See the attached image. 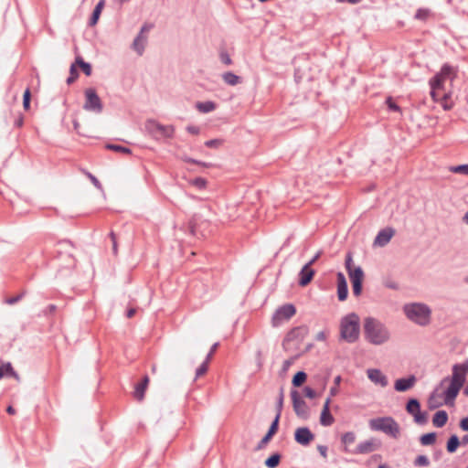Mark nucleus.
Masks as SVG:
<instances>
[{
    "mask_svg": "<svg viewBox=\"0 0 468 468\" xmlns=\"http://www.w3.org/2000/svg\"><path fill=\"white\" fill-rule=\"evenodd\" d=\"M465 373L464 366L455 365L452 377L443 378L429 397V409L435 410L443 404L452 406L465 380Z\"/></svg>",
    "mask_w": 468,
    "mask_h": 468,
    "instance_id": "obj_1",
    "label": "nucleus"
},
{
    "mask_svg": "<svg viewBox=\"0 0 468 468\" xmlns=\"http://www.w3.org/2000/svg\"><path fill=\"white\" fill-rule=\"evenodd\" d=\"M458 69L449 64H444L441 70L430 80L431 97L433 101L439 103L444 111H450L454 106L452 100V86L441 83V78L456 79Z\"/></svg>",
    "mask_w": 468,
    "mask_h": 468,
    "instance_id": "obj_2",
    "label": "nucleus"
},
{
    "mask_svg": "<svg viewBox=\"0 0 468 468\" xmlns=\"http://www.w3.org/2000/svg\"><path fill=\"white\" fill-rule=\"evenodd\" d=\"M365 338L373 345H382L389 339L388 328L378 320L367 317L364 321Z\"/></svg>",
    "mask_w": 468,
    "mask_h": 468,
    "instance_id": "obj_3",
    "label": "nucleus"
},
{
    "mask_svg": "<svg viewBox=\"0 0 468 468\" xmlns=\"http://www.w3.org/2000/svg\"><path fill=\"white\" fill-rule=\"evenodd\" d=\"M340 336L347 343H354L359 338L360 319L355 313L343 316L339 324Z\"/></svg>",
    "mask_w": 468,
    "mask_h": 468,
    "instance_id": "obj_4",
    "label": "nucleus"
},
{
    "mask_svg": "<svg viewBox=\"0 0 468 468\" xmlns=\"http://www.w3.org/2000/svg\"><path fill=\"white\" fill-rule=\"evenodd\" d=\"M406 316L420 325H427L431 320V309L423 303H410L403 308Z\"/></svg>",
    "mask_w": 468,
    "mask_h": 468,
    "instance_id": "obj_5",
    "label": "nucleus"
},
{
    "mask_svg": "<svg viewBox=\"0 0 468 468\" xmlns=\"http://www.w3.org/2000/svg\"><path fill=\"white\" fill-rule=\"evenodd\" d=\"M369 427L373 431H379L392 438H399L400 428L399 423L391 417H379L369 420Z\"/></svg>",
    "mask_w": 468,
    "mask_h": 468,
    "instance_id": "obj_6",
    "label": "nucleus"
},
{
    "mask_svg": "<svg viewBox=\"0 0 468 468\" xmlns=\"http://www.w3.org/2000/svg\"><path fill=\"white\" fill-rule=\"evenodd\" d=\"M345 265L352 282L353 293L356 296H359L362 292V282L365 277L364 271L360 267L353 264V259L350 253L346 255Z\"/></svg>",
    "mask_w": 468,
    "mask_h": 468,
    "instance_id": "obj_7",
    "label": "nucleus"
},
{
    "mask_svg": "<svg viewBox=\"0 0 468 468\" xmlns=\"http://www.w3.org/2000/svg\"><path fill=\"white\" fill-rule=\"evenodd\" d=\"M145 131L155 140L170 138L174 134L172 125H164L154 119H149L144 123Z\"/></svg>",
    "mask_w": 468,
    "mask_h": 468,
    "instance_id": "obj_8",
    "label": "nucleus"
},
{
    "mask_svg": "<svg viewBox=\"0 0 468 468\" xmlns=\"http://www.w3.org/2000/svg\"><path fill=\"white\" fill-rule=\"evenodd\" d=\"M85 102L83 104V109L88 112H92L95 113H101L103 111V104L97 94V91L93 88H88L85 90Z\"/></svg>",
    "mask_w": 468,
    "mask_h": 468,
    "instance_id": "obj_9",
    "label": "nucleus"
},
{
    "mask_svg": "<svg viewBox=\"0 0 468 468\" xmlns=\"http://www.w3.org/2000/svg\"><path fill=\"white\" fill-rule=\"evenodd\" d=\"M309 329L306 325H301L291 330L284 342L283 346L286 350L291 349L292 345H299L308 335Z\"/></svg>",
    "mask_w": 468,
    "mask_h": 468,
    "instance_id": "obj_10",
    "label": "nucleus"
},
{
    "mask_svg": "<svg viewBox=\"0 0 468 468\" xmlns=\"http://www.w3.org/2000/svg\"><path fill=\"white\" fill-rule=\"evenodd\" d=\"M296 313V309L292 304H284L278 308L274 313L271 323L273 326H278L285 321L292 318Z\"/></svg>",
    "mask_w": 468,
    "mask_h": 468,
    "instance_id": "obj_11",
    "label": "nucleus"
},
{
    "mask_svg": "<svg viewBox=\"0 0 468 468\" xmlns=\"http://www.w3.org/2000/svg\"><path fill=\"white\" fill-rule=\"evenodd\" d=\"M406 410L413 416L416 423L424 424L427 422V413L420 410V404L416 399H410L408 401Z\"/></svg>",
    "mask_w": 468,
    "mask_h": 468,
    "instance_id": "obj_12",
    "label": "nucleus"
},
{
    "mask_svg": "<svg viewBox=\"0 0 468 468\" xmlns=\"http://www.w3.org/2000/svg\"><path fill=\"white\" fill-rule=\"evenodd\" d=\"M291 398L292 400V406L297 416L301 418H306L308 415V407L304 400L296 390L291 391Z\"/></svg>",
    "mask_w": 468,
    "mask_h": 468,
    "instance_id": "obj_13",
    "label": "nucleus"
},
{
    "mask_svg": "<svg viewBox=\"0 0 468 468\" xmlns=\"http://www.w3.org/2000/svg\"><path fill=\"white\" fill-rule=\"evenodd\" d=\"M331 398H327L323 406V410L320 416V422L324 426H330L334 423L335 419L330 413Z\"/></svg>",
    "mask_w": 468,
    "mask_h": 468,
    "instance_id": "obj_14",
    "label": "nucleus"
},
{
    "mask_svg": "<svg viewBox=\"0 0 468 468\" xmlns=\"http://www.w3.org/2000/svg\"><path fill=\"white\" fill-rule=\"evenodd\" d=\"M295 441L302 445H308L313 440L314 435L307 428H299L295 431Z\"/></svg>",
    "mask_w": 468,
    "mask_h": 468,
    "instance_id": "obj_15",
    "label": "nucleus"
},
{
    "mask_svg": "<svg viewBox=\"0 0 468 468\" xmlns=\"http://www.w3.org/2000/svg\"><path fill=\"white\" fill-rule=\"evenodd\" d=\"M367 378L376 385L384 388L388 385L387 377L378 369L371 368L367 371Z\"/></svg>",
    "mask_w": 468,
    "mask_h": 468,
    "instance_id": "obj_16",
    "label": "nucleus"
},
{
    "mask_svg": "<svg viewBox=\"0 0 468 468\" xmlns=\"http://www.w3.org/2000/svg\"><path fill=\"white\" fill-rule=\"evenodd\" d=\"M150 378L148 375H144L141 380V382L137 383L134 386L133 390V398L139 401L143 400L144 398L145 390L148 387Z\"/></svg>",
    "mask_w": 468,
    "mask_h": 468,
    "instance_id": "obj_17",
    "label": "nucleus"
},
{
    "mask_svg": "<svg viewBox=\"0 0 468 468\" xmlns=\"http://www.w3.org/2000/svg\"><path fill=\"white\" fill-rule=\"evenodd\" d=\"M395 231L393 229H385L378 232V236L375 239L374 244L383 247L387 245L391 238L394 236Z\"/></svg>",
    "mask_w": 468,
    "mask_h": 468,
    "instance_id": "obj_18",
    "label": "nucleus"
},
{
    "mask_svg": "<svg viewBox=\"0 0 468 468\" xmlns=\"http://www.w3.org/2000/svg\"><path fill=\"white\" fill-rule=\"evenodd\" d=\"M347 282L342 272L337 273V296L339 301H345L347 297Z\"/></svg>",
    "mask_w": 468,
    "mask_h": 468,
    "instance_id": "obj_19",
    "label": "nucleus"
},
{
    "mask_svg": "<svg viewBox=\"0 0 468 468\" xmlns=\"http://www.w3.org/2000/svg\"><path fill=\"white\" fill-rule=\"evenodd\" d=\"M416 383V378L411 376L408 378H399L395 382V389L399 392H404L410 389Z\"/></svg>",
    "mask_w": 468,
    "mask_h": 468,
    "instance_id": "obj_20",
    "label": "nucleus"
},
{
    "mask_svg": "<svg viewBox=\"0 0 468 468\" xmlns=\"http://www.w3.org/2000/svg\"><path fill=\"white\" fill-rule=\"evenodd\" d=\"M314 275V271L311 267L304 265L300 271L299 284L301 286H306L311 282Z\"/></svg>",
    "mask_w": 468,
    "mask_h": 468,
    "instance_id": "obj_21",
    "label": "nucleus"
},
{
    "mask_svg": "<svg viewBox=\"0 0 468 468\" xmlns=\"http://www.w3.org/2000/svg\"><path fill=\"white\" fill-rule=\"evenodd\" d=\"M104 5H105V0H100L97 5H95L90 16V19H89V22H88V25L90 27H94L97 25L99 19H100V16H101V11L104 7Z\"/></svg>",
    "mask_w": 468,
    "mask_h": 468,
    "instance_id": "obj_22",
    "label": "nucleus"
},
{
    "mask_svg": "<svg viewBox=\"0 0 468 468\" xmlns=\"http://www.w3.org/2000/svg\"><path fill=\"white\" fill-rule=\"evenodd\" d=\"M378 448V442L375 440H369L364 442H361L356 447L357 453H368L375 451Z\"/></svg>",
    "mask_w": 468,
    "mask_h": 468,
    "instance_id": "obj_23",
    "label": "nucleus"
},
{
    "mask_svg": "<svg viewBox=\"0 0 468 468\" xmlns=\"http://www.w3.org/2000/svg\"><path fill=\"white\" fill-rule=\"evenodd\" d=\"M447 420L448 414L445 410L437 411L432 418L433 425L438 428L443 427L447 423Z\"/></svg>",
    "mask_w": 468,
    "mask_h": 468,
    "instance_id": "obj_24",
    "label": "nucleus"
},
{
    "mask_svg": "<svg viewBox=\"0 0 468 468\" xmlns=\"http://www.w3.org/2000/svg\"><path fill=\"white\" fill-rule=\"evenodd\" d=\"M74 62L76 63L77 67H79L87 77L92 74L91 64L86 62L81 56H77Z\"/></svg>",
    "mask_w": 468,
    "mask_h": 468,
    "instance_id": "obj_25",
    "label": "nucleus"
},
{
    "mask_svg": "<svg viewBox=\"0 0 468 468\" xmlns=\"http://www.w3.org/2000/svg\"><path fill=\"white\" fill-rule=\"evenodd\" d=\"M201 215H194L188 222V228L192 235H197L199 228V222L201 220Z\"/></svg>",
    "mask_w": 468,
    "mask_h": 468,
    "instance_id": "obj_26",
    "label": "nucleus"
},
{
    "mask_svg": "<svg viewBox=\"0 0 468 468\" xmlns=\"http://www.w3.org/2000/svg\"><path fill=\"white\" fill-rule=\"evenodd\" d=\"M5 376L17 378V373L14 370L10 362H7L0 367V379Z\"/></svg>",
    "mask_w": 468,
    "mask_h": 468,
    "instance_id": "obj_27",
    "label": "nucleus"
},
{
    "mask_svg": "<svg viewBox=\"0 0 468 468\" xmlns=\"http://www.w3.org/2000/svg\"><path fill=\"white\" fill-rule=\"evenodd\" d=\"M146 38L147 37H137L134 38L133 42V48L137 52L138 55L142 56L144 51V47H145V43H146Z\"/></svg>",
    "mask_w": 468,
    "mask_h": 468,
    "instance_id": "obj_28",
    "label": "nucleus"
},
{
    "mask_svg": "<svg viewBox=\"0 0 468 468\" xmlns=\"http://www.w3.org/2000/svg\"><path fill=\"white\" fill-rule=\"evenodd\" d=\"M222 78L227 84L231 85V86L237 85L238 83H239V80H240L239 77L235 75L232 72L224 73L222 75Z\"/></svg>",
    "mask_w": 468,
    "mask_h": 468,
    "instance_id": "obj_29",
    "label": "nucleus"
},
{
    "mask_svg": "<svg viewBox=\"0 0 468 468\" xmlns=\"http://www.w3.org/2000/svg\"><path fill=\"white\" fill-rule=\"evenodd\" d=\"M105 148L108 149V150H112V151H114V152H119V153H122V154H132V150L130 148L122 146V145H120V144H107L105 145Z\"/></svg>",
    "mask_w": 468,
    "mask_h": 468,
    "instance_id": "obj_30",
    "label": "nucleus"
},
{
    "mask_svg": "<svg viewBox=\"0 0 468 468\" xmlns=\"http://www.w3.org/2000/svg\"><path fill=\"white\" fill-rule=\"evenodd\" d=\"M58 246L61 247L62 249H64L66 250V252L68 253V257L72 261V265H74L75 260L72 258V253L70 251H68V248L74 247L73 242L69 239H63V240H59L58 242Z\"/></svg>",
    "mask_w": 468,
    "mask_h": 468,
    "instance_id": "obj_31",
    "label": "nucleus"
},
{
    "mask_svg": "<svg viewBox=\"0 0 468 468\" xmlns=\"http://www.w3.org/2000/svg\"><path fill=\"white\" fill-rule=\"evenodd\" d=\"M79 78V72L77 70V65L73 62L69 67V76L67 78V84H72Z\"/></svg>",
    "mask_w": 468,
    "mask_h": 468,
    "instance_id": "obj_32",
    "label": "nucleus"
},
{
    "mask_svg": "<svg viewBox=\"0 0 468 468\" xmlns=\"http://www.w3.org/2000/svg\"><path fill=\"white\" fill-rule=\"evenodd\" d=\"M460 444L459 438L456 435L450 437L447 442V451L451 453L454 452Z\"/></svg>",
    "mask_w": 468,
    "mask_h": 468,
    "instance_id": "obj_33",
    "label": "nucleus"
},
{
    "mask_svg": "<svg viewBox=\"0 0 468 468\" xmlns=\"http://www.w3.org/2000/svg\"><path fill=\"white\" fill-rule=\"evenodd\" d=\"M307 378V375L303 371L297 372L292 378V385L294 387L302 386Z\"/></svg>",
    "mask_w": 468,
    "mask_h": 468,
    "instance_id": "obj_34",
    "label": "nucleus"
},
{
    "mask_svg": "<svg viewBox=\"0 0 468 468\" xmlns=\"http://www.w3.org/2000/svg\"><path fill=\"white\" fill-rule=\"evenodd\" d=\"M281 456L278 453L272 454L265 461V465L268 468H275L279 465Z\"/></svg>",
    "mask_w": 468,
    "mask_h": 468,
    "instance_id": "obj_35",
    "label": "nucleus"
},
{
    "mask_svg": "<svg viewBox=\"0 0 468 468\" xmlns=\"http://www.w3.org/2000/svg\"><path fill=\"white\" fill-rule=\"evenodd\" d=\"M435 441L436 434L434 432L426 433L420 437V443L422 445H431L435 442Z\"/></svg>",
    "mask_w": 468,
    "mask_h": 468,
    "instance_id": "obj_36",
    "label": "nucleus"
},
{
    "mask_svg": "<svg viewBox=\"0 0 468 468\" xmlns=\"http://www.w3.org/2000/svg\"><path fill=\"white\" fill-rule=\"evenodd\" d=\"M30 101H31V91L29 88H27L23 94V108L25 111H28L30 109Z\"/></svg>",
    "mask_w": 468,
    "mask_h": 468,
    "instance_id": "obj_37",
    "label": "nucleus"
},
{
    "mask_svg": "<svg viewBox=\"0 0 468 468\" xmlns=\"http://www.w3.org/2000/svg\"><path fill=\"white\" fill-rule=\"evenodd\" d=\"M340 383H341V377L340 376L335 377L334 379L335 385L330 388V391H329V395H330L329 398L335 397L339 393Z\"/></svg>",
    "mask_w": 468,
    "mask_h": 468,
    "instance_id": "obj_38",
    "label": "nucleus"
},
{
    "mask_svg": "<svg viewBox=\"0 0 468 468\" xmlns=\"http://www.w3.org/2000/svg\"><path fill=\"white\" fill-rule=\"evenodd\" d=\"M356 435L354 432H346L342 435V442L345 446H348L355 442Z\"/></svg>",
    "mask_w": 468,
    "mask_h": 468,
    "instance_id": "obj_39",
    "label": "nucleus"
},
{
    "mask_svg": "<svg viewBox=\"0 0 468 468\" xmlns=\"http://www.w3.org/2000/svg\"><path fill=\"white\" fill-rule=\"evenodd\" d=\"M25 295H26V291H23V292H21L19 294H17L16 296L6 298L5 300V303L9 304V305H13V304L18 303L19 301H21L24 298Z\"/></svg>",
    "mask_w": 468,
    "mask_h": 468,
    "instance_id": "obj_40",
    "label": "nucleus"
},
{
    "mask_svg": "<svg viewBox=\"0 0 468 468\" xmlns=\"http://www.w3.org/2000/svg\"><path fill=\"white\" fill-rule=\"evenodd\" d=\"M280 410L278 411L274 420L272 421L268 432L271 433V435H275L276 432L278 431V426H279V420H280Z\"/></svg>",
    "mask_w": 468,
    "mask_h": 468,
    "instance_id": "obj_41",
    "label": "nucleus"
},
{
    "mask_svg": "<svg viewBox=\"0 0 468 468\" xmlns=\"http://www.w3.org/2000/svg\"><path fill=\"white\" fill-rule=\"evenodd\" d=\"M430 10L425 8H420L416 12L415 17L419 20H426L430 16Z\"/></svg>",
    "mask_w": 468,
    "mask_h": 468,
    "instance_id": "obj_42",
    "label": "nucleus"
},
{
    "mask_svg": "<svg viewBox=\"0 0 468 468\" xmlns=\"http://www.w3.org/2000/svg\"><path fill=\"white\" fill-rule=\"evenodd\" d=\"M273 435L267 432L266 435L261 440V441L258 443L256 449L257 450H262L265 448V446L270 442Z\"/></svg>",
    "mask_w": 468,
    "mask_h": 468,
    "instance_id": "obj_43",
    "label": "nucleus"
},
{
    "mask_svg": "<svg viewBox=\"0 0 468 468\" xmlns=\"http://www.w3.org/2000/svg\"><path fill=\"white\" fill-rule=\"evenodd\" d=\"M414 464L416 466H428L430 464V461L427 456L425 455H419L415 461Z\"/></svg>",
    "mask_w": 468,
    "mask_h": 468,
    "instance_id": "obj_44",
    "label": "nucleus"
},
{
    "mask_svg": "<svg viewBox=\"0 0 468 468\" xmlns=\"http://www.w3.org/2000/svg\"><path fill=\"white\" fill-rule=\"evenodd\" d=\"M58 307L56 304H48L45 309L42 310V315L48 316L53 314L57 311Z\"/></svg>",
    "mask_w": 468,
    "mask_h": 468,
    "instance_id": "obj_45",
    "label": "nucleus"
},
{
    "mask_svg": "<svg viewBox=\"0 0 468 468\" xmlns=\"http://www.w3.org/2000/svg\"><path fill=\"white\" fill-rule=\"evenodd\" d=\"M452 171L456 174H463L468 176V165L454 166L452 168Z\"/></svg>",
    "mask_w": 468,
    "mask_h": 468,
    "instance_id": "obj_46",
    "label": "nucleus"
},
{
    "mask_svg": "<svg viewBox=\"0 0 468 468\" xmlns=\"http://www.w3.org/2000/svg\"><path fill=\"white\" fill-rule=\"evenodd\" d=\"M200 390L198 389H192L189 392V398L193 400H196L197 403H202L203 398L199 396Z\"/></svg>",
    "mask_w": 468,
    "mask_h": 468,
    "instance_id": "obj_47",
    "label": "nucleus"
},
{
    "mask_svg": "<svg viewBox=\"0 0 468 468\" xmlns=\"http://www.w3.org/2000/svg\"><path fill=\"white\" fill-rule=\"evenodd\" d=\"M87 176L90 178L93 186L98 189H102V185L99 179L90 172H86Z\"/></svg>",
    "mask_w": 468,
    "mask_h": 468,
    "instance_id": "obj_48",
    "label": "nucleus"
},
{
    "mask_svg": "<svg viewBox=\"0 0 468 468\" xmlns=\"http://www.w3.org/2000/svg\"><path fill=\"white\" fill-rule=\"evenodd\" d=\"M328 335H329L328 330H323V331L318 332L315 335L314 339L319 342H324L327 339Z\"/></svg>",
    "mask_w": 468,
    "mask_h": 468,
    "instance_id": "obj_49",
    "label": "nucleus"
},
{
    "mask_svg": "<svg viewBox=\"0 0 468 468\" xmlns=\"http://www.w3.org/2000/svg\"><path fill=\"white\" fill-rule=\"evenodd\" d=\"M153 27H154L153 24H147V23L144 24L143 27H141V30L138 33L137 37H140L142 38L147 37L146 36H144V33L150 31L153 28Z\"/></svg>",
    "mask_w": 468,
    "mask_h": 468,
    "instance_id": "obj_50",
    "label": "nucleus"
},
{
    "mask_svg": "<svg viewBox=\"0 0 468 468\" xmlns=\"http://www.w3.org/2000/svg\"><path fill=\"white\" fill-rule=\"evenodd\" d=\"M190 183L199 189L205 188V178L203 177H196L195 179L191 180Z\"/></svg>",
    "mask_w": 468,
    "mask_h": 468,
    "instance_id": "obj_51",
    "label": "nucleus"
},
{
    "mask_svg": "<svg viewBox=\"0 0 468 468\" xmlns=\"http://www.w3.org/2000/svg\"><path fill=\"white\" fill-rule=\"evenodd\" d=\"M303 393H304L305 397H307L309 399H314L317 396L316 392L310 387H305L303 388Z\"/></svg>",
    "mask_w": 468,
    "mask_h": 468,
    "instance_id": "obj_52",
    "label": "nucleus"
},
{
    "mask_svg": "<svg viewBox=\"0 0 468 468\" xmlns=\"http://www.w3.org/2000/svg\"><path fill=\"white\" fill-rule=\"evenodd\" d=\"M221 144H222V140H220V139H215V140L207 142V147H211V148H218Z\"/></svg>",
    "mask_w": 468,
    "mask_h": 468,
    "instance_id": "obj_53",
    "label": "nucleus"
},
{
    "mask_svg": "<svg viewBox=\"0 0 468 468\" xmlns=\"http://www.w3.org/2000/svg\"><path fill=\"white\" fill-rule=\"evenodd\" d=\"M204 374H205V360L197 368L195 379H197L200 376H203Z\"/></svg>",
    "mask_w": 468,
    "mask_h": 468,
    "instance_id": "obj_54",
    "label": "nucleus"
},
{
    "mask_svg": "<svg viewBox=\"0 0 468 468\" xmlns=\"http://www.w3.org/2000/svg\"><path fill=\"white\" fill-rule=\"evenodd\" d=\"M24 124V116L22 113H19V115L16 118L14 122V126L16 128L22 127Z\"/></svg>",
    "mask_w": 468,
    "mask_h": 468,
    "instance_id": "obj_55",
    "label": "nucleus"
},
{
    "mask_svg": "<svg viewBox=\"0 0 468 468\" xmlns=\"http://www.w3.org/2000/svg\"><path fill=\"white\" fill-rule=\"evenodd\" d=\"M387 104L390 110L399 111V107L390 98L387 100Z\"/></svg>",
    "mask_w": 468,
    "mask_h": 468,
    "instance_id": "obj_56",
    "label": "nucleus"
},
{
    "mask_svg": "<svg viewBox=\"0 0 468 468\" xmlns=\"http://www.w3.org/2000/svg\"><path fill=\"white\" fill-rule=\"evenodd\" d=\"M294 363V358L287 359L283 362L282 369L283 371H287L289 367Z\"/></svg>",
    "mask_w": 468,
    "mask_h": 468,
    "instance_id": "obj_57",
    "label": "nucleus"
},
{
    "mask_svg": "<svg viewBox=\"0 0 468 468\" xmlns=\"http://www.w3.org/2000/svg\"><path fill=\"white\" fill-rule=\"evenodd\" d=\"M220 58H221L222 62L225 63L226 65L231 64V59L227 53H221Z\"/></svg>",
    "mask_w": 468,
    "mask_h": 468,
    "instance_id": "obj_58",
    "label": "nucleus"
},
{
    "mask_svg": "<svg viewBox=\"0 0 468 468\" xmlns=\"http://www.w3.org/2000/svg\"><path fill=\"white\" fill-rule=\"evenodd\" d=\"M460 427L463 431H468V417L461 420Z\"/></svg>",
    "mask_w": 468,
    "mask_h": 468,
    "instance_id": "obj_59",
    "label": "nucleus"
},
{
    "mask_svg": "<svg viewBox=\"0 0 468 468\" xmlns=\"http://www.w3.org/2000/svg\"><path fill=\"white\" fill-rule=\"evenodd\" d=\"M218 346V343H215V344L212 346V347H211V349H210V351H209L208 355H207V360H208V359L213 356V354H214V353H215V351L217 350Z\"/></svg>",
    "mask_w": 468,
    "mask_h": 468,
    "instance_id": "obj_60",
    "label": "nucleus"
},
{
    "mask_svg": "<svg viewBox=\"0 0 468 468\" xmlns=\"http://www.w3.org/2000/svg\"><path fill=\"white\" fill-rule=\"evenodd\" d=\"M186 130L192 134H197L199 133V128L197 126H187Z\"/></svg>",
    "mask_w": 468,
    "mask_h": 468,
    "instance_id": "obj_61",
    "label": "nucleus"
},
{
    "mask_svg": "<svg viewBox=\"0 0 468 468\" xmlns=\"http://www.w3.org/2000/svg\"><path fill=\"white\" fill-rule=\"evenodd\" d=\"M454 80L455 79H448L446 77L441 78V83L449 84L450 86H452Z\"/></svg>",
    "mask_w": 468,
    "mask_h": 468,
    "instance_id": "obj_62",
    "label": "nucleus"
},
{
    "mask_svg": "<svg viewBox=\"0 0 468 468\" xmlns=\"http://www.w3.org/2000/svg\"><path fill=\"white\" fill-rule=\"evenodd\" d=\"M217 105L214 102L207 101V112L214 111Z\"/></svg>",
    "mask_w": 468,
    "mask_h": 468,
    "instance_id": "obj_63",
    "label": "nucleus"
},
{
    "mask_svg": "<svg viewBox=\"0 0 468 468\" xmlns=\"http://www.w3.org/2000/svg\"><path fill=\"white\" fill-rule=\"evenodd\" d=\"M135 313H136V309H134V308H130V309H128V310L126 311V317H127V318H132V317L134 315V314H135Z\"/></svg>",
    "mask_w": 468,
    "mask_h": 468,
    "instance_id": "obj_64",
    "label": "nucleus"
}]
</instances>
